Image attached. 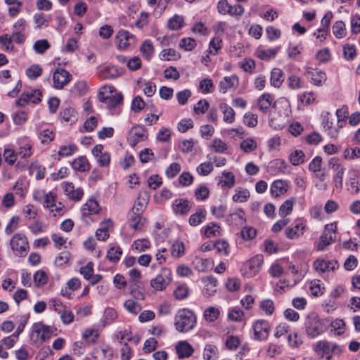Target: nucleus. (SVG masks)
<instances>
[{"label": "nucleus", "instance_id": "obj_1", "mask_svg": "<svg viewBox=\"0 0 360 360\" xmlns=\"http://www.w3.org/2000/svg\"><path fill=\"white\" fill-rule=\"evenodd\" d=\"M98 98L105 105L112 115H118L123 105V95L112 85H104L98 91Z\"/></svg>", "mask_w": 360, "mask_h": 360}, {"label": "nucleus", "instance_id": "obj_2", "mask_svg": "<svg viewBox=\"0 0 360 360\" xmlns=\"http://www.w3.org/2000/svg\"><path fill=\"white\" fill-rule=\"evenodd\" d=\"M196 315L188 308L179 309L174 316V327L178 332L188 333L196 326Z\"/></svg>", "mask_w": 360, "mask_h": 360}, {"label": "nucleus", "instance_id": "obj_3", "mask_svg": "<svg viewBox=\"0 0 360 360\" xmlns=\"http://www.w3.org/2000/svg\"><path fill=\"white\" fill-rule=\"evenodd\" d=\"M313 349L321 360H331L333 355H340L344 347L334 342L322 340L313 345Z\"/></svg>", "mask_w": 360, "mask_h": 360}, {"label": "nucleus", "instance_id": "obj_4", "mask_svg": "<svg viewBox=\"0 0 360 360\" xmlns=\"http://www.w3.org/2000/svg\"><path fill=\"white\" fill-rule=\"evenodd\" d=\"M304 328L306 335L310 338H316L326 330L324 321L316 313H310L306 316Z\"/></svg>", "mask_w": 360, "mask_h": 360}, {"label": "nucleus", "instance_id": "obj_5", "mask_svg": "<svg viewBox=\"0 0 360 360\" xmlns=\"http://www.w3.org/2000/svg\"><path fill=\"white\" fill-rule=\"evenodd\" d=\"M55 329L42 322L34 323L32 326L30 339L34 344L41 345L54 335Z\"/></svg>", "mask_w": 360, "mask_h": 360}, {"label": "nucleus", "instance_id": "obj_6", "mask_svg": "<svg viewBox=\"0 0 360 360\" xmlns=\"http://www.w3.org/2000/svg\"><path fill=\"white\" fill-rule=\"evenodd\" d=\"M10 246L13 253L20 257H25L30 250L28 239L22 233H15L12 236L10 240Z\"/></svg>", "mask_w": 360, "mask_h": 360}, {"label": "nucleus", "instance_id": "obj_7", "mask_svg": "<svg viewBox=\"0 0 360 360\" xmlns=\"http://www.w3.org/2000/svg\"><path fill=\"white\" fill-rule=\"evenodd\" d=\"M172 282V270L168 267H162L155 277L150 280V285L155 291H163Z\"/></svg>", "mask_w": 360, "mask_h": 360}, {"label": "nucleus", "instance_id": "obj_8", "mask_svg": "<svg viewBox=\"0 0 360 360\" xmlns=\"http://www.w3.org/2000/svg\"><path fill=\"white\" fill-rule=\"evenodd\" d=\"M81 219L86 224L95 221L94 217L101 211L98 202L94 198L89 199L81 207Z\"/></svg>", "mask_w": 360, "mask_h": 360}, {"label": "nucleus", "instance_id": "obj_9", "mask_svg": "<svg viewBox=\"0 0 360 360\" xmlns=\"http://www.w3.org/2000/svg\"><path fill=\"white\" fill-rule=\"evenodd\" d=\"M253 331L252 339L256 341H265L268 339L270 331L271 324L264 319L255 320L252 324Z\"/></svg>", "mask_w": 360, "mask_h": 360}, {"label": "nucleus", "instance_id": "obj_10", "mask_svg": "<svg viewBox=\"0 0 360 360\" xmlns=\"http://www.w3.org/2000/svg\"><path fill=\"white\" fill-rule=\"evenodd\" d=\"M263 264V257L257 255L248 260L241 269L243 275L248 278H252L259 274Z\"/></svg>", "mask_w": 360, "mask_h": 360}, {"label": "nucleus", "instance_id": "obj_11", "mask_svg": "<svg viewBox=\"0 0 360 360\" xmlns=\"http://www.w3.org/2000/svg\"><path fill=\"white\" fill-rule=\"evenodd\" d=\"M337 223L333 222L326 224L324 231L321 236L320 242L318 245V249L323 250L326 246L329 245L336 240Z\"/></svg>", "mask_w": 360, "mask_h": 360}, {"label": "nucleus", "instance_id": "obj_12", "mask_svg": "<svg viewBox=\"0 0 360 360\" xmlns=\"http://www.w3.org/2000/svg\"><path fill=\"white\" fill-rule=\"evenodd\" d=\"M338 266V262L334 259L327 260L323 258H318L313 263L314 270L319 274L333 272Z\"/></svg>", "mask_w": 360, "mask_h": 360}, {"label": "nucleus", "instance_id": "obj_13", "mask_svg": "<svg viewBox=\"0 0 360 360\" xmlns=\"http://www.w3.org/2000/svg\"><path fill=\"white\" fill-rule=\"evenodd\" d=\"M304 76L310 79L311 82L315 86H322L327 79L326 72L320 69H314L306 65L304 67Z\"/></svg>", "mask_w": 360, "mask_h": 360}, {"label": "nucleus", "instance_id": "obj_14", "mask_svg": "<svg viewBox=\"0 0 360 360\" xmlns=\"http://www.w3.org/2000/svg\"><path fill=\"white\" fill-rule=\"evenodd\" d=\"M217 11L222 15L240 16L244 13V8L240 4L230 5L227 0H220L217 4Z\"/></svg>", "mask_w": 360, "mask_h": 360}, {"label": "nucleus", "instance_id": "obj_15", "mask_svg": "<svg viewBox=\"0 0 360 360\" xmlns=\"http://www.w3.org/2000/svg\"><path fill=\"white\" fill-rule=\"evenodd\" d=\"M217 186L222 190H229L232 188L236 183V176L233 172L224 170L220 174L216 176Z\"/></svg>", "mask_w": 360, "mask_h": 360}, {"label": "nucleus", "instance_id": "obj_16", "mask_svg": "<svg viewBox=\"0 0 360 360\" xmlns=\"http://www.w3.org/2000/svg\"><path fill=\"white\" fill-rule=\"evenodd\" d=\"M72 75L66 70L57 68L53 74V87L62 89L71 80Z\"/></svg>", "mask_w": 360, "mask_h": 360}, {"label": "nucleus", "instance_id": "obj_17", "mask_svg": "<svg viewBox=\"0 0 360 360\" xmlns=\"http://www.w3.org/2000/svg\"><path fill=\"white\" fill-rule=\"evenodd\" d=\"M333 169V184L335 187L340 190L342 188L343 175L345 171L344 166L339 163L336 158H332L329 162Z\"/></svg>", "mask_w": 360, "mask_h": 360}, {"label": "nucleus", "instance_id": "obj_18", "mask_svg": "<svg viewBox=\"0 0 360 360\" xmlns=\"http://www.w3.org/2000/svg\"><path fill=\"white\" fill-rule=\"evenodd\" d=\"M62 188L68 199L73 201H80L84 196V191L80 187H75L72 182H63Z\"/></svg>", "mask_w": 360, "mask_h": 360}, {"label": "nucleus", "instance_id": "obj_19", "mask_svg": "<svg viewBox=\"0 0 360 360\" xmlns=\"http://www.w3.org/2000/svg\"><path fill=\"white\" fill-rule=\"evenodd\" d=\"M321 124L325 133L328 135H333L340 132L334 124V117L330 112L323 111L321 114Z\"/></svg>", "mask_w": 360, "mask_h": 360}, {"label": "nucleus", "instance_id": "obj_20", "mask_svg": "<svg viewBox=\"0 0 360 360\" xmlns=\"http://www.w3.org/2000/svg\"><path fill=\"white\" fill-rule=\"evenodd\" d=\"M295 225L288 227L285 230V236L288 239H297L303 235L306 229V221L303 219H297L295 221Z\"/></svg>", "mask_w": 360, "mask_h": 360}, {"label": "nucleus", "instance_id": "obj_21", "mask_svg": "<svg viewBox=\"0 0 360 360\" xmlns=\"http://www.w3.org/2000/svg\"><path fill=\"white\" fill-rule=\"evenodd\" d=\"M113 349L108 345H101L96 347L91 352V357L94 360H112Z\"/></svg>", "mask_w": 360, "mask_h": 360}, {"label": "nucleus", "instance_id": "obj_22", "mask_svg": "<svg viewBox=\"0 0 360 360\" xmlns=\"http://www.w3.org/2000/svg\"><path fill=\"white\" fill-rule=\"evenodd\" d=\"M142 214L133 210L129 212L127 221L129 227L133 230L140 231L143 229L146 219L143 217Z\"/></svg>", "mask_w": 360, "mask_h": 360}, {"label": "nucleus", "instance_id": "obj_23", "mask_svg": "<svg viewBox=\"0 0 360 360\" xmlns=\"http://www.w3.org/2000/svg\"><path fill=\"white\" fill-rule=\"evenodd\" d=\"M238 85L239 79L236 75L226 76L219 82V91L226 94L229 91H235Z\"/></svg>", "mask_w": 360, "mask_h": 360}, {"label": "nucleus", "instance_id": "obj_24", "mask_svg": "<svg viewBox=\"0 0 360 360\" xmlns=\"http://www.w3.org/2000/svg\"><path fill=\"white\" fill-rule=\"evenodd\" d=\"M268 171L272 174H286L290 172V167L283 159H275L270 162Z\"/></svg>", "mask_w": 360, "mask_h": 360}, {"label": "nucleus", "instance_id": "obj_25", "mask_svg": "<svg viewBox=\"0 0 360 360\" xmlns=\"http://www.w3.org/2000/svg\"><path fill=\"white\" fill-rule=\"evenodd\" d=\"M192 207L191 203L186 199L177 198L175 199L172 204V209L176 215H186Z\"/></svg>", "mask_w": 360, "mask_h": 360}, {"label": "nucleus", "instance_id": "obj_26", "mask_svg": "<svg viewBox=\"0 0 360 360\" xmlns=\"http://www.w3.org/2000/svg\"><path fill=\"white\" fill-rule=\"evenodd\" d=\"M205 284L202 290V294L207 297L214 296L217 292V280L212 276H207L202 278Z\"/></svg>", "mask_w": 360, "mask_h": 360}, {"label": "nucleus", "instance_id": "obj_27", "mask_svg": "<svg viewBox=\"0 0 360 360\" xmlns=\"http://www.w3.org/2000/svg\"><path fill=\"white\" fill-rule=\"evenodd\" d=\"M288 189V185L286 181L277 179L275 180L270 186V193L274 198H278L284 195Z\"/></svg>", "mask_w": 360, "mask_h": 360}, {"label": "nucleus", "instance_id": "obj_28", "mask_svg": "<svg viewBox=\"0 0 360 360\" xmlns=\"http://www.w3.org/2000/svg\"><path fill=\"white\" fill-rule=\"evenodd\" d=\"M175 349L179 359L188 358L194 352L192 345L185 340L179 341L176 345Z\"/></svg>", "mask_w": 360, "mask_h": 360}, {"label": "nucleus", "instance_id": "obj_29", "mask_svg": "<svg viewBox=\"0 0 360 360\" xmlns=\"http://www.w3.org/2000/svg\"><path fill=\"white\" fill-rule=\"evenodd\" d=\"M118 41V46L120 49H127L135 41L134 36L127 30H120L116 36Z\"/></svg>", "mask_w": 360, "mask_h": 360}, {"label": "nucleus", "instance_id": "obj_30", "mask_svg": "<svg viewBox=\"0 0 360 360\" xmlns=\"http://www.w3.org/2000/svg\"><path fill=\"white\" fill-rule=\"evenodd\" d=\"M112 221L110 219H106L100 224L99 228L96 231L97 240L105 241L109 238V229L112 227Z\"/></svg>", "mask_w": 360, "mask_h": 360}, {"label": "nucleus", "instance_id": "obj_31", "mask_svg": "<svg viewBox=\"0 0 360 360\" xmlns=\"http://www.w3.org/2000/svg\"><path fill=\"white\" fill-rule=\"evenodd\" d=\"M274 102V97L269 93H264L261 95L257 100V105L259 110L262 112H267Z\"/></svg>", "mask_w": 360, "mask_h": 360}, {"label": "nucleus", "instance_id": "obj_32", "mask_svg": "<svg viewBox=\"0 0 360 360\" xmlns=\"http://www.w3.org/2000/svg\"><path fill=\"white\" fill-rule=\"evenodd\" d=\"M72 169L76 172H85L91 169L90 164L85 156L75 158L71 163Z\"/></svg>", "mask_w": 360, "mask_h": 360}, {"label": "nucleus", "instance_id": "obj_33", "mask_svg": "<svg viewBox=\"0 0 360 360\" xmlns=\"http://www.w3.org/2000/svg\"><path fill=\"white\" fill-rule=\"evenodd\" d=\"M259 309L266 316L274 315L276 309L274 302L269 298L263 299L259 302Z\"/></svg>", "mask_w": 360, "mask_h": 360}, {"label": "nucleus", "instance_id": "obj_34", "mask_svg": "<svg viewBox=\"0 0 360 360\" xmlns=\"http://www.w3.org/2000/svg\"><path fill=\"white\" fill-rule=\"evenodd\" d=\"M171 256L174 259L182 257L186 252L185 244L180 240H174L169 249Z\"/></svg>", "mask_w": 360, "mask_h": 360}, {"label": "nucleus", "instance_id": "obj_35", "mask_svg": "<svg viewBox=\"0 0 360 360\" xmlns=\"http://www.w3.org/2000/svg\"><path fill=\"white\" fill-rule=\"evenodd\" d=\"M60 117L63 121L72 124L77 120V113L74 108L68 105L62 108Z\"/></svg>", "mask_w": 360, "mask_h": 360}, {"label": "nucleus", "instance_id": "obj_36", "mask_svg": "<svg viewBox=\"0 0 360 360\" xmlns=\"http://www.w3.org/2000/svg\"><path fill=\"white\" fill-rule=\"evenodd\" d=\"M284 81V73L280 68H273L271 72L270 84L275 88H279Z\"/></svg>", "mask_w": 360, "mask_h": 360}, {"label": "nucleus", "instance_id": "obj_37", "mask_svg": "<svg viewBox=\"0 0 360 360\" xmlns=\"http://www.w3.org/2000/svg\"><path fill=\"white\" fill-rule=\"evenodd\" d=\"M228 221L236 226H241L246 221L245 214L241 209H237L229 215Z\"/></svg>", "mask_w": 360, "mask_h": 360}, {"label": "nucleus", "instance_id": "obj_38", "mask_svg": "<svg viewBox=\"0 0 360 360\" xmlns=\"http://www.w3.org/2000/svg\"><path fill=\"white\" fill-rule=\"evenodd\" d=\"M295 202H296L295 198H294V197H292V198L285 200L281 204V205L280 206V207L278 209L279 216L284 218L286 216L290 215L293 210V207L295 204Z\"/></svg>", "mask_w": 360, "mask_h": 360}, {"label": "nucleus", "instance_id": "obj_39", "mask_svg": "<svg viewBox=\"0 0 360 360\" xmlns=\"http://www.w3.org/2000/svg\"><path fill=\"white\" fill-rule=\"evenodd\" d=\"M207 211L204 208H198L195 213L189 217L188 222L192 226H197L202 223L206 218Z\"/></svg>", "mask_w": 360, "mask_h": 360}, {"label": "nucleus", "instance_id": "obj_40", "mask_svg": "<svg viewBox=\"0 0 360 360\" xmlns=\"http://www.w3.org/2000/svg\"><path fill=\"white\" fill-rule=\"evenodd\" d=\"M288 160L293 166H299L306 162V155L302 150H295L289 154Z\"/></svg>", "mask_w": 360, "mask_h": 360}, {"label": "nucleus", "instance_id": "obj_41", "mask_svg": "<svg viewBox=\"0 0 360 360\" xmlns=\"http://www.w3.org/2000/svg\"><path fill=\"white\" fill-rule=\"evenodd\" d=\"M123 307L128 313L134 316L138 315L142 309L141 304L133 299L127 300L123 303Z\"/></svg>", "mask_w": 360, "mask_h": 360}, {"label": "nucleus", "instance_id": "obj_42", "mask_svg": "<svg viewBox=\"0 0 360 360\" xmlns=\"http://www.w3.org/2000/svg\"><path fill=\"white\" fill-rule=\"evenodd\" d=\"M279 49L280 46L268 49H258L256 51V55L261 60H269L276 57Z\"/></svg>", "mask_w": 360, "mask_h": 360}, {"label": "nucleus", "instance_id": "obj_43", "mask_svg": "<svg viewBox=\"0 0 360 360\" xmlns=\"http://www.w3.org/2000/svg\"><path fill=\"white\" fill-rule=\"evenodd\" d=\"M219 108L222 112L223 120L226 123H232L235 120V111L234 110L225 103L219 104Z\"/></svg>", "mask_w": 360, "mask_h": 360}, {"label": "nucleus", "instance_id": "obj_44", "mask_svg": "<svg viewBox=\"0 0 360 360\" xmlns=\"http://www.w3.org/2000/svg\"><path fill=\"white\" fill-rule=\"evenodd\" d=\"M77 150L78 147L75 144H65L60 146L58 155L60 158H68L75 155Z\"/></svg>", "mask_w": 360, "mask_h": 360}, {"label": "nucleus", "instance_id": "obj_45", "mask_svg": "<svg viewBox=\"0 0 360 360\" xmlns=\"http://www.w3.org/2000/svg\"><path fill=\"white\" fill-rule=\"evenodd\" d=\"M250 195V192L247 188L238 187L235 189L232 200L235 202H245L248 200Z\"/></svg>", "mask_w": 360, "mask_h": 360}, {"label": "nucleus", "instance_id": "obj_46", "mask_svg": "<svg viewBox=\"0 0 360 360\" xmlns=\"http://www.w3.org/2000/svg\"><path fill=\"white\" fill-rule=\"evenodd\" d=\"M193 264L198 271H205L212 267V262L209 259L195 257Z\"/></svg>", "mask_w": 360, "mask_h": 360}, {"label": "nucleus", "instance_id": "obj_47", "mask_svg": "<svg viewBox=\"0 0 360 360\" xmlns=\"http://www.w3.org/2000/svg\"><path fill=\"white\" fill-rule=\"evenodd\" d=\"M149 197L147 195H139L131 210L143 213L147 207Z\"/></svg>", "mask_w": 360, "mask_h": 360}, {"label": "nucleus", "instance_id": "obj_48", "mask_svg": "<svg viewBox=\"0 0 360 360\" xmlns=\"http://www.w3.org/2000/svg\"><path fill=\"white\" fill-rule=\"evenodd\" d=\"M151 246L150 240L147 238H141L135 240L132 245L131 249L136 252H141L148 250Z\"/></svg>", "mask_w": 360, "mask_h": 360}, {"label": "nucleus", "instance_id": "obj_49", "mask_svg": "<svg viewBox=\"0 0 360 360\" xmlns=\"http://www.w3.org/2000/svg\"><path fill=\"white\" fill-rule=\"evenodd\" d=\"M219 308L215 307H209L203 312L204 319L208 322H214L220 316Z\"/></svg>", "mask_w": 360, "mask_h": 360}, {"label": "nucleus", "instance_id": "obj_50", "mask_svg": "<svg viewBox=\"0 0 360 360\" xmlns=\"http://www.w3.org/2000/svg\"><path fill=\"white\" fill-rule=\"evenodd\" d=\"M179 147L183 153H189L197 149L198 143L193 138H190L181 141Z\"/></svg>", "mask_w": 360, "mask_h": 360}, {"label": "nucleus", "instance_id": "obj_51", "mask_svg": "<svg viewBox=\"0 0 360 360\" xmlns=\"http://www.w3.org/2000/svg\"><path fill=\"white\" fill-rule=\"evenodd\" d=\"M33 281L37 287H41L47 283L49 277L44 271L39 270L34 273L33 276Z\"/></svg>", "mask_w": 360, "mask_h": 360}, {"label": "nucleus", "instance_id": "obj_52", "mask_svg": "<svg viewBox=\"0 0 360 360\" xmlns=\"http://www.w3.org/2000/svg\"><path fill=\"white\" fill-rule=\"evenodd\" d=\"M30 232L34 235L45 233L48 229V225L41 221H35L28 226Z\"/></svg>", "mask_w": 360, "mask_h": 360}, {"label": "nucleus", "instance_id": "obj_53", "mask_svg": "<svg viewBox=\"0 0 360 360\" xmlns=\"http://www.w3.org/2000/svg\"><path fill=\"white\" fill-rule=\"evenodd\" d=\"M333 33L338 39H342L346 35L345 24L343 21H336L333 25Z\"/></svg>", "mask_w": 360, "mask_h": 360}, {"label": "nucleus", "instance_id": "obj_54", "mask_svg": "<svg viewBox=\"0 0 360 360\" xmlns=\"http://www.w3.org/2000/svg\"><path fill=\"white\" fill-rule=\"evenodd\" d=\"M214 248L221 255L228 256L230 254V247L227 241L224 240H218L214 244Z\"/></svg>", "mask_w": 360, "mask_h": 360}, {"label": "nucleus", "instance_id": "obj_55", "mask_svg": "<svg viewBox=\"0 0 360 360\" xmlns=\"http://www.w3.org/2000/svg\"><path fill=\"white\" fill-rule=\"evenodd\" d=\"M180 58V54L174 49H163L160 53V58L162 60H174Z\"/></svg>", "mask_w": 360, "mask_h": 360}, {"label": "nucleus", "instance_id": "obj_56", "mask_svg": "<svg viewBox=\"0 0 360 360\" xmlns=\"http://www.w3.org/2000/svg\"><path fill=\"white\" fill-rule=\"evenodd\" d=\"M244 317V312L238 307L230 308L228 311V319L233 321L240 322Z\"/></svg>", "mask_w": 360, "mask_h": 360}, {"label": "nucleus", "instance_id": "obj_57", "mask_svg": "<svg viewBox=\"0 0 360 360\" xmlns=\"http://www.w3.org/2000/svg\"><path fill=\"white\" fill-rule=\"evenodd\" d=\"M309 290L311 295L318 297L323 294L325 288L320 280H314L311 281Z\"/></svg>", "mask_w": 360, "mask_h": 360}, {"label": "nucleus", "instance_id": "obj_58", "mask_svg": "<svg viewBox=\"0 0 360 360\" xmlns=\"http://www.w3.org/2000/svg\"><path fill=\"white\" fill-rule=\"evenodd\" d=\"M184 19L181 16L174 15L168 20V27L172 30H178L184 26Z\"/></svg>", "mask_w": 360, "mask_h": 360}, {"label": "nucleus", "instance_id": "obj_59", "mask_svg": "<svg viewBox=\"0 0 360 360\" xmlns=\"http://www.w3.org/2000/svg\"><path fill=\"white\" fill-rule=\"evenodd\" d=\"M122 250L120 246L112 247L107 252V258L112 262H117L121 255Z\"/></svg>", "mask_w": 360, "mask_h": 360}, {"label": "nucleus", "instance_id": "obj_60", "mask_svg": "<svg viewBox=\"0 0 360 360\" xmlns=\"http://www.w3.org/2000/svg\"><path fill=\"white\" fill-rule=\"evenodd\" d=\"M331 330L335 335H340L345 333V323L342 319H335L330 323Z\"/></svg>", "mask_w": 360, "mask_h": 360}, {"label": "nucleus", "instance_id": "obj_61", "mask_svg": "<svg viewBox=\"0 0 360 360\" xmlns=\"http://www.w3.org/2000/svg\"><path fill=\"white\" fill-rule=\"evenodd\" d=\"M42 74V68L39 65L34 64L26 70V75L30 79H36Z\"/></svg>", "mask_w": 360, "mask_h": 360}, {"label": "nucleus", "instance_id": "obj_62", "mask_svg": "<svg viewBox=\"0 0 360 360\" xmlns=\"http://www.w3.org/2000/svg\"><path fill=\"white\" fill-rule=\"evenodd\" d=\"M140 50H141L142 55L147 60H149L154 52V48H153V43L150 40H146L142 44Z\"/></svg>", "mask_w": 360, "mask_h": 360}, {"label": "nucleus", "instance_id": "obj_63", "mask_svg": "<svg viewBox=\"0 0 360 360\" xmlns=\"http://www.w3.org/2000/svg\"><path fill=\"white\" fill-rule=\"evenodd\" d=\"M257 143L252 138H248L243 140L240 145V147L245 153H250L257 148Z\"/></svg>", "mask_w": 360, "mask_h": 360}, {"label": "nucleus", "instance_id": "obj_64", "mask_svg": "<svg viewBox=\"0 0 360 360\" xmlns=\"http://www.w3.org/2000/svg\"><path fill=\"white\" fill-rule=\"evenodd\" d=\"M210 195V190L205 185L199 186L195 191V197L198 201L206 200Z\"/></svg>", "mask_w": 360, "mask_h": 360}]
</instances>
